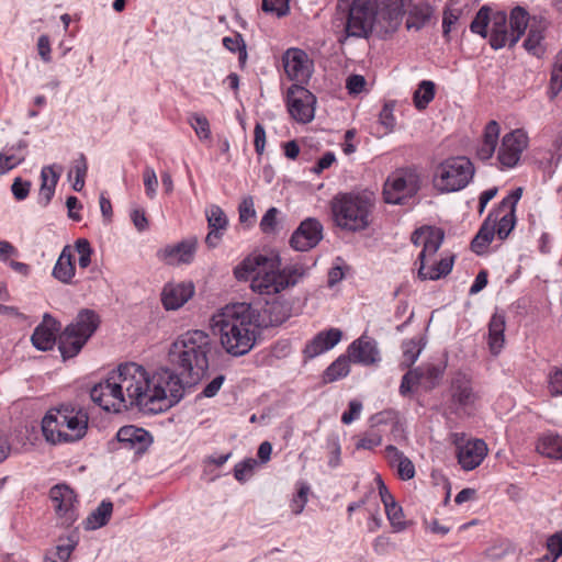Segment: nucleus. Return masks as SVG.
<instances>
[{"label": "nucleus", "mask_w": 562, "mask_h": 562, "mask_svg": "<svg viewBox=\"0 0 562 562\" xmlns=\"http://www.w3.org/2000/svg\"><path fill=\"white\" fill-rule=\"evenodd\" d=\"M112 372L131 408L160 413L182 397L180 378L169 370L151 375L142 364L124 362Z\"/></svg>", "instance_id": "1"}, {"label": "nucleus", "mask_w": 562, "mask_h": 562, "mask_svg": "<svg viewBox=\"0 0 562 562\" xmlns=\"http://www.w3.org/2000/svg\"><path fill=\"white\" fill-rule=\"evenodd\" d=\"M234 276L238 281L251 280L250 288L257 293L263 305L262 321L266 326L281 324V269L279 256L268 258L259 255L244 259L235 269Z\"/></svg>", "instance_id": "2"}, {"label": "nucleus", "mask_w": 562, "mask_h": 562, "mask_svg": "<svg viewBox=\"0 0 562 562\" xmlns=\"http://www.w3.org/2000/svg\"><path fill=\"white\" fill-rule=\"evenodd\" d=\"M257 311L251 304L239 302L226 305L211 318V327L220 337L223 349L233 357L248 353L258 335Z\"/></svg>", "instance_id": "3"}, {"label": "nucleus", "mask_w": 562, "mask_h": 562, "mask_svg": "<svg viewBox=\"0 0 562 562\" xmlns=\"http://www.w3.org/2000/svg\"><path fill=\"white\" fill-rule=\"evenodd\" d=\"M213 348V341L206 331L191 329L177 337L168 356L179 375L188 379L189 383H194L206 373Z\"/></svg>", "instance_id": "4"}, {"label": "nucleus", "mask_w": 562, "mask_h": 562, "mask_svg": "<svg viewBox=\"0 0 562 562\" xmlns=\"http://www.w3.org/2000/svg\"><path fill=\"white\" fill-rule=\"evenodd\" d=\"M88 414L71 405H60L47 412L42 420V430L52 443L75 442L85 437Z\"/></svg>", "instance_id": "5"}, {"label": "nucleus", "mask_w": 562, "mask_h": 562, "mask_svg": "<svg viewBox=\"0 0 562 562\" xmlns=\"http://www.w3.org/2000/svg\"><path fill=\"white\" fill-rule=\"evenodd\" d=\"M415 246H422L418 255V278L422 280H438L449 274L452 270L454 257L441 258L438 262L428 266L429 260L437 254L442 241L443 232L437 227L423 226L417 228L411 237Z\"/></svg>", "instance_id": "6"}, {"label": "nucleus", "mask_w": 562, "mask_h": 562, "mask_svg": "<svg viewBox=\"0 0 562 562\" xmlns=\"http://www.w3.org/2000/svg\"><path fill=\"white\" fill-rule=\"evenodd\" d=\"M373 199L369 193H340L331 201L333 217L342 229L358 232L370 225Z\"/></svg>", "instance_id": "7"}, {"label": "nucleus", "mask_w": 562, "mask_h": 562, "mask_svg": "<svg viewBox=\"0 0 562 562\" xmlns=\"http://www.w3.org/2000/svg\"><path fill=\"white\" fill-rule=\"evenodd\" d=\"M475 167L465 156H453L440 161L434 170L432 184L440 193L458 192L473 180Z\"/></svg>", "instance_id": "8"}, {"label": "nucleus", "mask_w": 562, "mask_h": 562, "mask_svg": "<svg viewBox=\"0 0 562 562\" xmlns=\"http://www.w3.org/2000/svg\"><path fill=\"white\" fill-rule=\"evenodd\" d=\"M528 18L529 14L524 8L516 7L510 12L508 26L504 11H492L488 30L491 47L497 50L506 45L515 46L528 26Z\"/></svg>", "instance_id": "9"}, {"label": "nucleus", "mask_w": 562, "mask_h": 562, "mask_svg": "<svg viewBox=\"0 0 562 562\" xmlns=\"http://www.w3.org/2000/svg\"><path fill=\"white\" fill-rule=\"evenodd\" d=\"M100 324L99 315L92 310H81L72 323L59 335L58 349L64 359L77 356Z\"/></svg>", "instance_id": "10"}, {"label": "nucleus", "mask_w": 562, "mask_h": 562, "mask_svg": "<svg viewBox=\"0 0 562 562\" xmlns=\"http://www.w3.org/2000/svg\"><path fill=\"white\" fill-rule=\"evenodd\" d=\"M91 400L106 412L120 413L130 407L119 382L113 379L111 371L108 378L95 384L90 391Z\"/></svg>", "instance_id": "11"}, {"label": "nucleus", "mask_w": 562, "mask_h": 562, "mask_svg": "<svg viewBox=\"0 0 562 562\" xmlns=\"http://www.w3.org/2000/svg\"><path fill=\"white\" fill-rule=\"evenodd\" d=\"M375 0H353L346 23L348 36L366 37L374 27Z\"/></svg>", "instance_id": "12"}, {"label": "nucleus", "mask_w": 562, "mask_h": 562, "mask_svg": "<svg viewBox=\"0 0 562 562\" xmlns=\"http://www.w3.org/2000/svg\"><path fill=\"white\" fill-rule=\"evenodd\" d=\"M408 0H383L381 7L375 4L373 31L381 37L393 34L402 24Z\"/></svg>", "instance_id": "13"}, {"label": "nucleus", "mask_w": 562, "mask_h": 562, "mask_svg": "<svg viewBox=\"0 0 562 562\" xmlns=\"http://www.w3.org/2000/svg\"><path fill=\"white\" fill-rule=\"evenodd\" d=\"M283 71L293 85L306 86L314 72V61L305 50L292 47L283 53Z\"/></svg>", "instance_id": "14"}, {"label": "nucleus", "mask_w": 562, "mask_h": 562, "mask_svg": "<svg viewBox=\"0 0 562 562\" xmlns=\"http://www.w3.org/2000/svg\"><path fill=\"white\" fill-rule=\"evenodd\" d=\"M315 95L302 85H292L288 89V111L300 123H308L315 114Z\"/></svg>", "instance_id": "15"}, {"label": "nucleus", "mask_w": 562, "mask_h": 562, "mask_svg": "<svg viewBox=\"0 0 562 562\" xmlns=\"http://www.w3.org/2000/svg\"><path fill=\"white\" fill-rule=\"evenodd\" d=\"M419 189V178L414 171H397L390 176L384 184V199L387 203L398 204Z\"/></svg>", "instance_id": "16"}, {"label": "nucleus", "mask_w": 562, "mask_h": 562, "mask_svg": "<svg viewBox=\"0 0 562 562\" xmlns=\"http://www.w3.org/2000/svg\"><path fill=\"white\" fill-rule=\"evenodd\" d=\"M528 144V134L522 128H517L505 134L497 153V160L501 168H514L517 166Z\"/></svg>", "instance_id": "17"}, {"label": "nucleus", "mask_w": 562, "mask_h": 562, "mask_svg": "<svg viewBox=\"0 0 562 562\" xmlns=\"http://www.w3.org/2000/svg\"><path fill=\"white\" fill-rule=\"evenodd\" d=\"M54 510L63 525L70 526L78 518V501L75 492L66 484H57L49 490Z\"/></svg>", "instance_id": "18"}, {"label": "nucleus", "mask_w": 562, "mask_h": 562, "mask_svg": "<svg viewBox=\"0 0 562 562\" xmlns=\"http://www.w3.org/2000/svg\"><path fill=\"white\" fill-rule=\"evenodd\" d=\"M522 194V189L517 188L505 196L496 211L495 232L501 239L506 238L516 224L515 210Z\"/></svg>", "instance_id": "19"}, {"label": "nucleus", "mask_w": 562, "mask_h": 562, "mask_svg": "<svg viewBox=\"0 0 562 562\" xmlns=\"http://www.w3.org/2000/svg\"><path fill=\"white\" fill-rule=\"evenodd\" d=\"M323 225L315 218L304 220L294 231L290 245L297 251H307L322 240Z\"/></svg>", "instance_id": "20"}, {"label": "nucleus", "mask_w": 562, "mask_h": 562, "mask_svg": "<svg viewBox=\"0 0 562 562\" xmlns=\"http://www.w3.org/2000/svg\"><path fill=\"white\" fill-rule=\"evenodd\" d=\"M456 445L458 462L465 471L477 468L487 454V446L482 439L457 441Z\"/></svg>", "instance_id": "21"}, {"label": "nucleus", "mask_w": 562, "mask_h": 562, "mask_svg": "<svg viewBox=\"0 0 562 562\" xmlns=\"http://www.w3.org/2000/svg\"><path fill=\"white\" fill-rule=\"evenodd\" d=\"M347 353L352 362L362 366H373L381 361L378 342L367 335H362L352 341Z\"/></svg>", "instance_id": "22"}, {"label": "nucleus", "mask_w": 562, "mask_h": 562, "mask_svg": "<svg viewBox=\"0 0 562 562\" xmlns=\"http://www.w3.org/2000/svg\"><path fill=\"white\" fill-rule=\"evenodd\" d=\"M342 331L338 328H329L317 333L303 349L305 360L313 359L333 349L341 340Z\"/></svg>", "instance_id": "23"}, {"label": "nucleus", "mask_w": 562, "mask_h": 562, "mask_svg": "<svg viewBox=\"0 0 562 562\" xmlns=\"http://www.w3.org/2000/svg\"><path fill=\"white\" fill-rule=\"evenodd\" d=\"M196 240H183L177 245H168L157 251V258L170 266L190 263L195 255Z\"/></svg>", "instance_id": "24"}, {"label": "nucleus", "mask_w": 562, "mask_h": 562, "mask_svg": "<svg viewBox=\"0 0 562 562\" xmlns=\"http://www.w3.org/2000/svg\"><path fill=\"white\" fill-rule=\"evenodd\" d=\"M205 216L209 227L205 244L209 248H215L227 229L228 218L225 212L216 204H212L205 210Z\"/></svg>", "instance_id": "25"}, {"label": "nucleus", "mask_w": 562, "mask_h": 562, "mask_svg": "<svg viewBox=\"0 0 562 562\" xmlns=\"http://www.w3.org/2000/svg\"><path fill=\"white\" fill-rule=\"evenodd\" d=\"M450 396L453 404L461 408L472 406L477 400L472 389L471 379L461 372L456 373L451 380Z\"/></svg>", "instance_id": "26"}, {"label": "nucleus", "mask_w": 562, "mask_h": 562, "mask_svg": "<svg viewBox=\"0 0 562 562\" xmlns=\"http://www.w3.org/2000/svg\"><path fill=\"white\" fill-rule=\"evenodd\" d=\"M60 329L59 323L48 314H45L43 322L35 328L31 340L38 350H50L56 344V335Z\"/></svg>", "instance_id": "27"}, {"label": "nucleus", "mask_w": 562, "mask_h": 562, "mask_svg": "<svg viewBox=\"0 0 562 562\" xmlns=\"http://www.w3.org/2000/svg\"><path fill=\"white\" fill-rule=\"evenodd\" d=\"M116 438L125 448L134 449L137 453L144 452L151 443L149 432L133 425L120 428Z\"/></svg>", "instance_id": "28"}, {"label": "nucleus", "mask_w": 562, "mask_h": 562, "mask_svg": "<svg viewBox=\"0 0 562 562\" xmlns=\"http://www.w3.org/2000/svg\"><path fill=\"white\" fill-rule=\"evenodd\" d=\"M194 293L192 283H178L165 285L161 301L166 310H177L191 299Z\"/></svg>", "instance_id": "29"}, {"label": "nucleus", "mask_w": 562, "mask_h": 562, "mask_svg": "<svg viewBox=\"0 0 562 562\" xmlns=\"http://www.w3.org/2000/svg\"><path fill=\"white\" fill-rule=\"evenodd\" d=\"M75 274H76V263H75L74 249L71 248V246L66 245L63 248V250L53 268L52 276L59 282L68 284V283H71Z\"/></svg>", "instance_id": "30"}, {"label": "nucleus", "mask_w": 562, "mask_h": 562, "mask_svg": "<svg viewBox=\"0 0 562 562\" xmlns=\"http://www.w3.org/2000/svg\"><path fill=\"white\" fill-rule=\"evenodd\" d=\"M384 453L390 467L396 469L401 480L408 481L415 476L414 463L395 446H386Z\"/></svg>", "instance_id": "31"}, {"label": "nucleus", "mask_w": 562, "mask_h": 562, "mask_svg": "<svg viewBox=\"0 0 562 562\" xmlns=\"http://www.w3.org/2000/svg\"><path fill=\"white\" fill-rule=\"evenodd\" d=\"M60 167L56 165L44 166L41 171V188L38 192V203L46 206L54 196L57 182L60 177Z\"/></svg>", "instance_id": "32"}, {"label": "nucleus", "mask_w": 562, "mask_h": 562, "mask_svg": "<svg viewBox=\"0 0 562 562\" xmlns=\"http://www.w3.org/2000/svg\"><path fill=\"white\" fill-rule=\"evenodd\" d=\"M501 127L496 121H490L484 128L482 142L476 149L479 159L485 161L493 157L499 138Z\"/></svg>", "instance_id": "33"}, {"label": "nucleus", "mask_w": 562, "mask_h": 562, "mask_svg": "<svg viewBox=\"0 0 562 562\" xmlns=\"http://www.w3.org/2000/svg\"><path fill=\"white\" fill-rule=\"evenodd\" d=\"M506 319L503 314L495 313L488 323V348L490 351L497 356L505 345Z\"/></svg>", "instance_id": "34"}, {"label": "nucleus", "mask_w": 562, "mask_h": 562, "mask_svg": "<svg viewBox=\"0 0 562 562\" xmlns=\"http://www.w3.org/2000/svg\"><path fill=\"white\" fill-rule=\"evenodd\" d=\"M528 34L524 42V47L530 54L540 56L543 52L542 41L544 38L546 24L541 20L533 19L531 23L528 22Z\"/></svg>", "instance_id": "35"}, {"label": "nucleus", "mask_w": 562, "mask_h": 562, "mask_svg": "<svg viewBox=\"0 0 562 562\" xmlns=\"http://www.w3.org/2000/svg\"><path fill=\"white\" fill-rule=\"evenodd\" d=\"M434 15V8L428 3L415 4L408 13L407 29L420 30L429 23Z\"/></svg>", "instance_id": "36"}, {"label": "nucleus", "mask_w": 562, "mask_h": 562, "mask_svg": "<svg viewBox=\"0 0 562 562\" xmlns=\"http://www.w3.org/2000/svg\"><path fill=\"white\" fill-rule=\"evenodd\" d=\"M537 450L546 457L562 460V436L553 432L543 435L538 441Z\"/></svg>", "instance_id": "37"}, {"label": "nucleus", "mask_w": 562, "mask_h": 562, "mask_svg": "<svg viewBox=\"0 0 562 562\" xmlns=\"http://www.w3.org/2000/svg\"><path fill=\"white\" fill-rule=\"evenodd\" d=\"M307 272L308 267L302 260L288 263L283 267V289L296 285Z\"/></svg>", "instance_id": "38"}, {"label": "nucleus", "mask_w": 562, "mask_h": 562, "mask_svg": "<svg viewBox=\"0 0 562 562\" xmlns=\"http://www.w3.org/2000/svg\"><path fill=\"white\" fill-rule=\"evenodd\" d=\"M113 510L111 502L103 501L87 518L88 529H98L108 524Z\"/></svg>", "instance_id": "39"}, {"label": "nucleus", "mask_w": 562, "mask_h": 562, "mask_svg": "<svg viewBox=\"0 0 562 562\" xmlns=\"http://www.w3.org/2000/svg\"><path fill=\"white\" fill-rule=\"evenodd\" d=\"M351 360L347 356L338 357L324 372L325 382H335L345 376L350 372L349 362Z\"/></svg>", "instance_id": "40"}, {"label": "nucleus", "mask_w": 562, "mask_h": 562, "mask_svg": "<svg viewBox=\"0 0 562 562\" xmlns=\"http://www.w3.org/2000/svg\"><path fill=\"white\" fill-rule=\"evenodd\" d=\"M87 173V158L83 154H80L78 158L75 159L71 170L69 171V179L74 178L72 189L75 191L80 192L83 189Z\"/></svg>", "instance_id": "41"}, {"label": "nucleus", "mask_w": 562, "mask_h": 562, "mask_svg": "<svg viewBox=\"0 0 562 562\" xmlns=\"http://www.w3.org/2000/svg\"><path fill=\"white\" fill-rule=\"evenodd\" d=\"M424 346H425V344L423 342L422 337H415V338L407 339V340L403 341V344H402L403 362L402 363L405 367L413 366L417 361Z\"/></svg>", "instance_id": "42"}, {"label": "nucleus", "mask_w": 562, "mask_h": 562, "mask_svg": "<svg viewBox=\"0 0 562 562\" xmlns=\"http://www.w3.org/2000/svg\"><path fill=\"white\" fill-rule=\"evenodd\" d=\"M435 98V83L430 80H423L414 92V104L418 110H424Z\"/></svg>", "instance_id": "43"}, {"label": "nucleus", "mask_w": 562, "mask_h": 562, "mask_svg": "<svg viewBox=\"0 0 562 562\" xmlns=\"http://www.w3.org/2000/svg\"><path fill=\"white\" fill-rule=\"evenodd\" d=\"M238 220L239 223L247 229L255 226L257 222V213L255 210V202L252 196H246L239 203Z\"/></svg>", "instance_id": "44"}, {"label": "nucleus", "mask_w": 562, "mask_h": 562, "mask_svg": "<svg viewBox=\"0 0 562 562\" xmlns=\"http://www.w3.org/2000/svg\"><path fill=\"white\" fill-rule=\"evenodd\" d=\"M494 234L495 224L490 225L487 222H485L471 243L472 250L477 255L483 254L486 247L493 240Z\"/></svg>", "instance_id": "45"}, {"label": "nucleus", "mask_w": 562, "mask_h": 562, "mask_svg": "<svg viewBox=\"0 0 562 562\" xmlns=\"http://www.w3.org/2000/svg\"><path fill=\"white\" fill-rule=\"evenodd\" d=\"M491 15H492L491 9L483 5L477 11L473 21L470 24L471 32L481 35L483 38H486L488 35V30H490V24H491Z\"/></svg>", "instance_id": "46"}, {"label": "nucleus", "mask_w": 562, "mask_h": 562, "mask_svg": "<svg viewBox=\"0 0 562 562\" xmlns=\"http://www.w3.org/2000/svg\"><path fill=\"white\" fill-rule=\"evenodd\" d=\"M311 487L306 482L296 483V492L290 501V509L292 514L300 515L308 501Z\"/></svg>", "instance_id": "47"}, {"label": "nucleus", "mask_w": 562, "mask_h": 562, "mask_svg": "<svg viewBox=\"0 0 562 562\" xmlns=\"http://www.w3.org/2000/svg\"><path fill=\"white\" fill-rule=\"evenodd\" d=\"M386 517L394 532H401L406 529L407 522L404 519L402 507L394 501L384 506Z\"/></svg>", "instance_id": "48"}, {"label": "nucleus", "mask_w": 562, "mask_h": 562, "mask_svg": "<svg viewBox=\"0 0 562 562\" xmlns=\"http://www.w3.org/2000/svg\"><path fill=\"white\" fill-rule=\"evenodd\" d=\"M188 123L201 140L211 139V128L206 116L199 113H191L188 117Z\"/></svg>", "instance_id": "49"}, {"label": "nucleus", "mask_w": 562, "mask_h": 562, "mask_svg": "<svg viewBox=\"0 0 562 562\" xmlns=\"http://www.w3.org/2000/svg\"><path fill=\"white\" fill-rule=\"evenodd\" d=\"M259 462L254 458L245 459L234 467V477L245 483L252 474Z\"/></svg>", "instance_id": "50"}, {"label": "nucleus", "mask_w": 562, "mask_h": 562, "mask_svg": "<svg viewBox=\"0 0 562 562\" xmlns=\"http://www.w3.org/2000/svg\"><path fill=\"white\" fill-rule=\"evenodd\" d=\"M79 255L78 263L81 269H86L91 263V256L93 254V249L88 239L79 238L75 241V250Z\"/></svg>", "instance_id": "51"}, {"label": "nucleus", "mask_w": 562, "mask_h": 562, "mask_svg": "<svg viewBox=\"0 0 562 562\" xmlns=\"http://www.w3.org/2000/svg\"><path fill=\"white\" fill-rule=\"evenodd\" d=\"M223 46L232 53H239V60H243L247 57L246 44L240 34H235L234 36H225L223 38Z\"/></svg>", "instance_id": "52"}, {"label": "nucleus", "mask_w": 562, "mask_h": 562, "mask_svg": "<svg viewBox=\"0 0 562 562\" xmlns=\"http://www.w3.org/2000/svg\"><path fill=\"white\" fill-rule=\"evenodd\" d=\"M423 374L419 368L409 370L404 374L401 385H400V394L403 396H407L413 387L420 381Z\"/></svg>", "instance_id": "53"}, {"label": "nucleus", "mask_w": 562, "mask_h": 562, "mask_svg": "<svg viewBox=\"0 0 562 562\" xmlns=\"http://www.w3.org/2000/svg\"><path fill=\"white\" fill-rule=\"evenodd\" d=\"M25 159L23 153L0 154V175H4L11 169L22 164Z\"/></svg>", "instance_id": "54"}, {"label": "nucleus", "mask_w": 562, "mask_h": 562, "mask_svg": "<svg viewBox=\"0 0 562 562\" xmlns=\"http://www.w3.org/2000/svg\"><path fill=\"white\" fill-rule=\"evenodd\" d=\"M382 442V436L376 431H368L360 436L355 446L356 449L371 450L374 447L380 446Z\"/></svg>", "instance_id": "55"}, {"label": "nucleus", "mask_w": 562, "mask_h": 562, "mask_svg": "<svg viewBox=\"0 0 562 562\" xmlns=\"http://www.w3.org/2000/svg\"><path fill=\"white\" fill-rule=\"evenodd\" d=\"M143 181H144L146 195L149 199H154L157 193L158 179H157L155 170L151 167H149V166L145 167L144 172H143Z\"/></svg>", "instance_id": "56"}, {"label": "nucleus", "mask_w": 562, "mask_h": 562, "mask_svg": "<svg viewBox=\"0 0 562 562\" xmlns=\"http://www.w3.org/2000/svg\"><path fill=\"white\" fill-rule=\"evenodd\" d=\"M278 212L277 207H270L262 216L259 226L263 234L270 235L276 232Z\"/></svg>", "instance_id": "57"}, {"label": "nucleus", "mask_w": 562, "mask_h": 562, "mask_svg": "<svg viewBox=\"0 0 562 562\" xmlns=\"http://www.w3.org/2000/svg\"><path fill=\"white\" fill-rule=\"evenodd\" d=\"M71 552L72 547L69 544L57 546L55 550L47 552L44 562H68Z\"/></svg>", "instance_id": "58"}, {"label": "nucleus", "mask_w": 562, "mask_h": 562, "mask_svg": "<svg viewBox=\"0 0 562 562\" xmlns=\"http://www.w3.org/2000/svg\"><path fill=\"white\" fill-rule=\"evenodd\" d=\"M393 105L390 103L384 104L382 108L380 115H379V122L384 128V133H390L393 131L396 120L393 114Z\"/></svg>", "instance_id": "59"}, {"label": "nucleus", "mask_w": 562, "mask_h": 562, "mask_svg": "<svg viewBox=\"0 0 562 562\" xmlns=\"http://www.w3.org/2000/svg\"><path fill=\"white\" fill-rule=\"evenodd\" d=\"M460 11L451 8H446L442 16V33L445 37H449L452 26L458 22Z\"/></svg>", "instance_id": "60"}, {"label": "nucleus", "mask_w": 562, "mask_h": 562, "mask_svg": "<svg viewBox=\"0 0 562 562\" xmlns=\"http://www.w3.org/2000/svg\"><path fill=\"white\" fill-rule=\"evenodd\" d=\"M31 189V182L24 181L21 178H15L12 186L11 191L15 200L23 201L27 198Z\"/></svg>", "instance_id": "61"}, {"label": "nucleus", "mask_w": 562, "mask_h": 562, "mask_svg": "<svg viewBox=\"0 0 562 562\" xmlns=\"http://www.w3.org/2000/svg\"><path fill=\"white\" fill-rule=\"evenodd\" d=\"M549 392L552 396L562 395V370L557 369L549 374Z\"/></svg>", "instance_id": "62"}, {"label": "nucleus", "mask_w": 562, "mask_h": 562, "mask_svg": "<svg viewBox=\"0 0 562 562\" xmlns=\"http://www.w3.org/2000/svg\"><path fill=\"white\" fill-rule=\"evenodd\" d=\"M547 548L554 560L562 555V531L554 533L548 539Z\"/></svg>", "instance_id": "63"}, {"label": "nucleus", "mask_w": 562, "mask_h": 562, "mask_svg": "<svg viewBox=\"0 0 562 562\" xmlns=\"http://www.w3.org/2000/svg\"><path fill=\"white\" fill-rule=\"evenodd\" d=\"M550 85L553 94L559 93V91L562 89V56L553 68Z\"/></svg>", "instance_id": "64"}]
</instances>
